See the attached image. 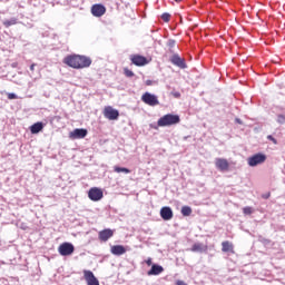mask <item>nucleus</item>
Masks as SVG:
<instances>
[{
	"label": "nucleus",
	"mask_w": 285,
	"mask_h": 285,
	"mask_svg": "<svg viewBox=\"0 0 285 285\" xmlns=\"http://www.w3.org/2000/svg\"><path fill=\"white\" fill-rule=\"evenodd\" d=\"M85 279L87 282V285H99V279L95 276V274L90 271L83 272Z\"/></svg>",
	"instance_id": "f8f14e48"
},
{
	"label": "nucleus",
	"mask_w": 285,
	"mask_h": 285,
	"mask_svg": "<svg viewBox=\"0 0 285 285\" xmlns=\"http://www.w3.org/2000/svg\"><path fill=\"white\" fill-rule=\"evenodd\" d=\"M141 101L147 106H159V99L157 96L148 91L141 96Z\"/></svg>",
	"instance_id": "39448f33"
},
{
	"label": "nucleus",
	"mask_w": 285,
	"mask_h": 285,
	"mask_svg": "<svg viewBox=\"0 0 285 285\" xmlns=\"http://www.w3.org/2000/svg\"><path fill=\"white\" fill-rule=\"evenodd\" d=\"M131 62L134 66H146L148 63V59L144 56L136 55L131 57Z\"/></svg>",
	"instance_id": "dca6fc26"
},
{
	"label": "nucleus",
	"mask_w": 285,
	"mask_h": 285,
	"mask_svg": "<svg viewBox=\"0 0 285 285\" xmlns=\"http://www.w3.org/2000/svg\"><path fill=\"white\" fill-rule=\"evenodd\" d=\"M181 215L184 217H190V215H193V208H190L189 206H183L181 207Z\"/></svg>",
	"instance_id": "4be33fe9"
},
{
	"label": "nucleus",
	"mask_w": 285,
	"mask_h": 285,
	"mask_svg": "<svg viewBox=\"0 0 285 285\" xmlns=\"http://www.w3.org/2000/svg\"><path fill=\"white\" fill-rule=\"evenodd\" d=\"M65 63L69 66V68L81 70L83 68H90V66H92V59L88 56L71 55L65 58Z\"/></svg>",
	"instance_id": "f257e3e1"
},
{
	"label": "nucleus",
	"mask_w": 285,
	"mask_h": 285,
	"mask_svg": "<svg viewBox=\"0 0 285 285\" xmlns=\"http://www.w3.org/2000/svg\"><path fill=\"white\" fill-rule=\"evenodd\" d=\"M222 246L223 253H233V244H230L229 242H223Z\"/></svg>",
	"instance_id": "412c9836"
},
{
	"label": "nucleus",
	"mask_w": 285,
	"mask_h": 285,
	"mask_svg": "<svg viewBox=\"0 0 285 285\" xmlns=\"http://www.w3.org/2000/svg\"><path fill=\"white\" fill-rule=\"evenodd\" d=\"M235 121H236V124H240V125L243 124L242 119H239V118H236Z\"/></svg>",
	"instance_id": "f704fd0d"
},
{
	"label": "nucleus",
	"mask_w": 285,
	"mask_h": 285,
	"mask_svg": "<svg viewBox=\"0 0 285 285\" xmlns=\"http://www.w3.org/2000/svg\"><path fill=\"white\" fill-rule=\"evenodd\" d=\"M125 75L126 77H135V72H132V70L125 68Z\"/></svg>",
	"instance_id": "cd10ccee"
},
{
	"label": "nucleus",
	"mask_w": 285,
	"mask_h": 285,
	"mask_svg": "<svg viewBox=\"0 0 285 285\" xmlns=\"http://www.w3.org/2000/svg\"><path fill=\"white\" fill-rule=\"evenodd\" d=\"M160 217L164 222H170L173 218V209L168 206H165L160 209Z\"/></svg>",
	"instance_id": "ddd939ff"
},
{
	"label": "nucleus",
	"mask_w": 285,
	"mask_h": 285,
	"mask_svg": "<svg viewBox=\"0 0 285 285\" xmlns=\"http://www.w3.org/2000/svg\"><path fill=\"white\" fill-rule=\"evenodd\" d=\"M91 14L94 17H104L106 14V7L100 3L94 4L91 7Z\"/></svg>",
	"instance_id": "9d476101"
},
{
	"label": "nucleus",
	"mask_w": 285,
	"mask_h": 285,
	"mask_svg": "<svg viewBox=\"0 0 285 285\" xmlns=\"http://www.w3.org/2000/svg\"><path fill=\"white\" fill-rule=\"evenodd\" d=\"M264 161H266V155L262 153L255 154L247 159V164L250 168H255V166H259L264 164Z\"/></svg>",
	"instance_id": "7ed1b4c3"
},
{
	"label": "nucleus",
	"mask_w": 285,
	"mask_h": 285,
	"mask_svg": "<svg viewBox=\"0 0 285 285\" xmlns=\"http://www.w3.org/2000/svg\"><path fill=\"white\" fill-rule=\"evenodd\" d=\"M8 99H18L17 94H8Z\"/></svg>",
	"instance_id": "c85d7f7f"
},
{
	"label": "nucleus",
	"mask_w": 285,
	"mask_h": 285,
	"mask_svg": "<svg viewBox=\"0 0 285 285\" xmlns=\"http://www.w3.org/2000/svg\"><path fill=\"white\" fill-rule=\"evenodd\" d=\"M88 136V129L85 128H77L70 132L71 139H85Z\"/></svg>",
	"instance_id": "1a4fd4ad"
},
{
	"label": "nucleus",
	"mask_w": 285,
	"mask_h": 285,
	"mask_svg": "<svg viewBox=\"0 0 285 285\" xmlns=\"http://www.w3.org/2000/svg\"><path fill=\"white\" fill-rule=\"evenodd\" d=\"M180 121L179 115L167 114L158 119L157 126L166 128L168 126H177Z\"/></svg>",
	"instance_id": "f03ea898"
},
{
	"label": "nucleus",
	"mask_w": 285,
	"mask_h": 285,
	"mask_svg": "<svg viewBox=\"0 0 285 285\" xmlns=\"http://www.w3.org/2000/svg\"><path fill=\"white\" fill-rule=\"evenodd\" d=\"M58 253L62 255V257H68V255H72L75 253V245L71 243H62L58 248Z\"/></svg>",
	"instance_id": "423d86ee"
},
{
	"label": "nucleus",
	"mask_w": 285,
	"mask_h": 285,
	"mask_svg": "<svg viewBox=\"0 0 285 285\" xmlns=\"http://www.w3.org/2000/svg\"><path fill=\"white\" fill-rule=\"evenodd\" d=\"M244 215H253V207H245L243 208Z\"/></svg>",
	"instance_id": "a878e982"
},
{
	"label": "nucleus",
	"mask_w": 285,
	"mask_h": 285,
	"mask_svg": "<svg viewBox=\"0 0 285 285\" xmlns=\"http://www.w3.org/2000/svg\"><path fill=\"white\" fill-rule=\"evenodd\" d=\"M170 62L174 66H177V68H180L181 70L186 69V60H184L181 57H179V55L175 53L174 56H171L170 58Z\"/></svg>",
	"instance_id": "6e6552de"
},
{
	"label": "nucleus",
	"mask_w": 285,
	"mask_h": 285,
	"mask_svg": "<svg viewBox=\"0 0 285 285\" xmlns=\"http://www.w3.org/2000/svg\"><path fill=\"white\" fill-rule=\"evenodd\" d=\"M216 166H217L218 170H220V173H228V170L230 168V164L228 163L227 159H224V158H218L216 160Z\"/></svg>",
	"instance_id": "9b49d317"
},
{
	"label": "nucleus",
	"mask_w": 285,
	"mask_h": 285,
	"mask_svg": "<svg viewBox=\"0 0 285 285\" xmlns=\"http://www.w3.org/2000/svg\"><path fill=\"white\" fill-rule=\"evenodd\" d=\"M153 264V259L148 258L147 259V265L150 266Z\"/></svg>",
	"instance_id": "72a5a7b5"
},
{
	"label": "nucleus",
	"mask_w": 285,
	"mask_h": 285,
	"mask_svg": "<svg viewBox=\"0 0 285 285\" xmlns=\"http://www.w3.org/2000/svg\"><path fill=\"white\" fill-rule=\"evenodd\" d=\"M110 253L111 255L120 257V255H126V247H124V245H114L110 248Z\"/></svg>",
	"instance_id": "2eb2a0df"
},
{
	"label": "nucleus",
	"mask_w": 285,
	"mask_h": 285,
	"mask_svg": "<svg viewBox=\"0 0 285 285\" xmlns=\"http://www.w3.org/2000/svg\"><path fill=\"white\" fill-rule=\"evenodd\" d=\"M267 139L269 140V141H273V144H277V139H275V137H273V136H267Z\"/></svg>",
	"instance_id": "c756f323"
},
{
	"label": "nucleus",
	"mask_w": 285,
	"mask_h": 285,
	"mask_svg": "<svg viewBox=\"0 0 285 285\" xmlns=\"http://www.w3.org/2000/svg\"><path fill=\"white\" fill-rule=\"evenodd\" d=\"M147 86H151V83H153V81H150V80H147Z\"/></svg>",
	"instance_id": "c9c22d12"
},
{
	"label": "nucleus",
	"mask_w": 285,
	"mask_h": 285,
	"mask_svg": "<svg viewBox=\"0 0 285 285\" xmlns=\"http://www.w3.org/2000/svg\"><path fill=\"white\" fill-rule=\"evenodd\" d=\"M104 115L106 119H109L110 121H115L119 119V110L112 108V107H106L104 110Z\"/></svg>",
	"instance_id": "0eeeda50"
},
{
	"label": "nucleus",
	"mask_w": 285,
	"mask_h": 285,
	"mask_svg": "<svg viewBox=\"0 0 285 285\" xmlns=\"http://www.w3.org/2000/svg\"><path fill=\"white\" fill-rule=\"evenodd\" d=\"M161 19L163 21H165V23H168V21H170V13L168 12L163 13Z\"/></svg>",
	"instance_id": "393cba45"
},
{
	"label": "nucleus",
	"mask_w": 285,
	"mask_h": 285,
	"mask_svg": "<svg viewBox=\"0 0 285 285\" xmlns=\"http://www.w3.org/2000/svg\"><path fill=\"white\" fill-rule=\"evenodd\" d=\"M17 23H19V19H17V18H10V19L3 20V22H2L4 28H10L11 26H17Z\"/></svg>",
	"instance_id": "aec40b11"
},
{
	"label": "nucleus",
	"mask_w": 285,
	"mask_h": 285,
	"mask_svg": "<svg viewBox=\"0 0 285 285\" xmlns=\"http://www.w3.org/2000/svg\"><path fill=\"white\" fill-rule=\"evenodd\" d=\"M206 245H204L203 243H195L191 247V252L193 253H205L206 250Z\"/></svg>",
	"instance_id": "6ab92c4d"
},
{
	"label": "nucleus",
	"mask_w": 285,
	"mask_h": 285,
	"mask_svg": "<svg viewBox=\"0 0 285 285\" xmlns=\"http://www.w3.org/2000/svg\"><path fill=\"white\" fill-rule=\"evenodd\" d=\"M263 199H268L271 197V193H266L262 195Z\"/></svg>",
	"instance_id": "2f4dec72"
},
{
	"label": "nucleus",
	"mask_w": 285,
	"mask_h": 285,
	"mask_svg": "<svg viewBox=\"0 0 285 285\" xmlns=\"http://www.w3.org/2000/svg\"><path fill=\"white\" fill-rule=\"evenodd\" d=\"M173 97H175L176 99H179V97H181V94H179L178 91L171 92Z\"/></svg>",
	"instance_id": "7c9ffc66"
},
{
	"label": "nucleus",
	"mask_w": 285,
	"mask_h": 285,
	"mask_svg": "<svg viewBox=\"0 0 285 285\" xmlns=\"http://www.w3.org/2000/svg\"><path fill=\"white\" fill-rule=\"evenodd\" d=\"M277 124H279L281 126H284L285 124V115L284 114H278L277 118H276Z\"/></svg>",
	"instance_id": "b1692460"
},
{
	"label": "nucleus",
	"mask_w": 285,
	"mask_h": 285,
	"mask_svg": "<svg viewBox=\"0 0 285 285\" xmlns=\"http://www.w3.org/2000/svg\"><path fill=\"white\" fill-rule=\"evenodd\" d=\"M37 66V63H32L31 66H30V70L31 71H35V67Z\"/></svg>",
	"instance_id": "473e14b6"
},
{
	"label": "nucleus",
	"mask_w": 285,
	"mask_h": 285,
	"mask_svg": "<svg viewBox=\"0 0 285 285\" xmlns=\"http://www.w3.org/2000/svg\"><path fill=\"white\" fill-rule=\"evenodd\" d=\"M43 130V122H36L30 127L31 135H38Z\"/></svg>",
	"instance_id": "a211bd4d"
},
{
	"label": "nucleus",
	"mask_w": 285,
	"mask_h": 285,
	"mask_svg": "<svg viewBox=\"0 0 285 285\" xmlns=\"http://www.w3.org/2000/svg\"><path fill=\"white\" fill-rule=\"evenodd\" d=\"M177 3H179L181 0H175Z\"/></svg>",
	"instance_id": "e433bc0d"
},
{
	"label": "nucleus",
	"mask_w": 285,
	"mask_h": 285,
	"mask_svg": "<svg viewBox=\"0 0 285 285\" xmlns=\"http://www.w3.org/2000/svg\"><path fill=\"white\" fill-rule=\"evenodd\" d=\"M88 197L91 202H101L104 199V190L99 187H92L88 191Z\"/></svg>",
	"instance_id": "20e7f679"
},
{
	"label": "nucleus",
	"mask_w": 285,
	"mask_h": 285,
	"mask_svg": "<svg viewBox=\"0 0 285 285\" xmlns=\"http://www.w3.org/2000/svg\"><path fill=\"white\" fill-rule=\"evenodd\" d=\"M164 273V267L161 265L154 264L151 265L150 271L147 272V275H161Z\"/></svg>",
	"instance_id": "f3484780"
},
{
	"label": "nucleus",
	"mask_w": 285,
	"mask_h": 285,
	"mask_svg": "<svg viewBox=\"0 0 285 285\" xmlns=\"http://www.w3.org/2000/svg\"><path fill=\"white\" fill-rule=\"evenodd\" d=\"M176 41L174 40V39H169L168 41H167V46H168V48H170V49H173L175 46H176Z\"/></svg>",
	"instance_id": "bb28decb"
},
{
	"label": "nucleus",
	"mask_w": 285,
	"mask_h": 285,
	"mask_svg": "<svg viewBox=\"0 0 285 285\" xmlns=\"http://www.w3.org/2000/svg\"><path fill=\"white\" fill-rule=\"evenodd\" d=\"M114 170H115V173H124L125 175H130V169H128L126 167L115 166Z\"/></svg>",
	"instance_id": "5701e85b"
},
{
	"label": "nucleus",
	"mask_w": 285,
	"mask_h": 285,
	"mask_svg": "<svg viewBox=\"0 0 285 285\" xmlns=\"http://www.w3.org/2000/svg\"><path fill=\"white\" fill-rule=\"evenodd\" d=\"M115 235V232L112 229H104L99 232L98 237L100 242H108Z\"/></svg>",
	"instance_id": "4468645a"
}]
</instances>
